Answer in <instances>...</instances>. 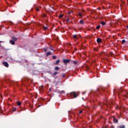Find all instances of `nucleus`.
Listing matches in <instances>:
<instances>
[{
	"label": "nucleus",
	"mask_w": 128,
	"mask_h": 128,
	"mask_svg": "<svg viewBox=\"0 0 128 128\" xmlns=\"http://www.w3.org/2000/svg\"><path fill=\"white\" fill-rule=\"evenodd\" d=\"M100 90H104L102 88L97 89V90L96 91L94 94L96 96H98L100 94Z\"/></svg>",
	"instance_id": "nucleus-1"
},
{
	"label": "nucleus",
	"mask_w": 128,
	"mask_h": 128,
	"mask_svg": "<svg viewBox=\"0 0 128 128\" xmlns=\"http://www.w3.org/2000/svg\"><path fill=\"white\" fill-rule=\"evenodd\" d=\"M71 96H74V98H76V96H78V94L76 93V92H72L70 93Z\"/></svg>",
	"instance_id": "nucleus-2"
},
{
	"label": "nucleus",
	"mask_w": 128,
	"mask_h": 128,
	"mask_svg": "<svg viewBox=\"0 0 128 128\" xmlns=\"http://www.w3.org/2000/svg\"><path fill=\"white\" fill-rule=\"evenodd\" d=\"M63 62L64 64H70V59H64Z\"/></svg>",
	"instance_id": "nucleus-3"
},
{
	"label": "nucleus",
	"mask_w": 128,
	"mask_h": 128,
	"mask_svg": "<svg viewBox=\"0 0 128 128\" xmlns=\"http://www.w3.org/2000/svg\"><path fill=\"white\" fill-rule=\"evenodd\" d=\"M2 64H4V66H6V68H8V62H2Z\"/></svg>",
	"instance_id": "nucleus-4"
},
{
	"label": "nucleus",
	"mask_w": 128,
	"mask_h": 128,
	"mask_svg": "<svg viewBox=\"0 0 128 128\" xmlns=\"http://www.w3.org/2000/svg\"><path fill=\"white\" fill-rule=\"evenodd\" d=\"M96 42L98 44H101L102 43V38H98L96 40Z\"/></svg>",
	"instance_id": "nucleus-5"
},
{
	"label": "nucleus",
	"mask_w": 128,
	"mask_h": 128,
	"mask_svg": "<svg viewBox=\"0 0 128 128\" xmlns=\"http://www.w3.org/2000/svg\"><path fill=\"white\" fill-rule=\"evenodd\" d=\"M10 42L11 44L13 45L14 44H16V42H14V41L12 40H10Z\"/></svg>",
	"instance_id": "nucleus-6"
},
{
	"label": "nucleus",
	"mask_w": 128,
	"mask_h": 128,
	"mask_svg": "<svg viewBox=\"0 0 128 128\" xmlns=\"http://www.w3.org/2000/svg\"><path fill=\"white\" fill-rule=\"evenodd\" d=\"M60 60H56V62L54 63V64H55L56 66H58V64H60Z\"/></svg>",
	"instance_id": "nucleus-7"
},
{
	"label": "nucleus",
	"mask_w": 128,
	"mask_h": 128,
	"mask_svg": "<svg viewBox=\"0 0 128 128\" xmlns=\"http://www.w3.org/2000/svg\"><path fill=\"white\" fill-rule=\"evenodd\" d=\"M113 122H114L116 123L118 122V119L116 118H113Z\"/></svg>",
	"instance_id": "nucleus-8"
},
{
	"label": "nucleus",
	"mask_w": 128,
	"mask_h": 128,
	"mask_svg": "<svg viewBox=\"0 0 128 128\" xmlns=\"http://www.w3.org/2000/svg\"><path fill=\"white\" fill-rule=\"evenodd\" d=\"M123 98H128V92H127L126 94H125Z\"/></svg>",
	"instance_id": "nucleus-9"
},
{
	"label": "nucleus",
	"mask_w": 128,
	"mask_h": 128,
	"mask_svg": "<svg viewBox=\"0 0 128 128\" xmlns=\"http://www.w3.org/2000/svg\"><path fill=\"white\" fill-rule=\"evenodd\" d=\"M12 40L14 42H16L18 40V38L14 37H12Z\"/></svg>",
	"instance_id": "nucleus-10"
},
{
	"label": "nucleus",
	"mask_w": 128,
	"mask_h": 128,
	"mask_svg": "<svg viewBox=\"0 0 128 128\" xmlns=\"http://www.w3.org/2000/svg\"><path fill=\"white\" fill-rule=\"evenodd\" d=\"M17 105L20 106H22V102H17Z\"/></svg>",
	"instance_id": "nucleus-11"
},
{
	"label": "nucleus",
	"mask_w": 128,
	"mask_h": 128,
	"mask_svg": "<svg viewBox=\"0 0 128 128\" xmlns=\"http://www.w3.org/2000/svg\"><path fill=\"white\" fill-rule=\"evenodd\" d=\"M50 54H52V53L50 52H48L46 53V56H50Z\"/></svg>",
	"instance_id": "nucleus-12"
},
{
	"label": "nucleus",
	"mask_w": 128,
	"mask_h": 128,
	"mask_svg": "<svg viewBox=\"0 0 128 128\" xmlns=\"http://www.w3.org/2000/svg\"><path fill=\"white\" fill-rule=\"evenodd\" d=\"M80 24H84V20H80Z\"/></svg>",
	"instance_id": "nucleus-13"
},
{
	"label": "nucleus",
	"mask_w": 128,
	"mask_h": 128,
	"mask_svg": "<svg viewBox=\"0 0 128 128\" xmlns=\"http://www.w3.org/2000/svg\"><path fill=\"white\" fill-rule=\"evenodd\" d=\"M54 70H60V67L56 66L54 68Z\"/></svg>",
	"instance_id": "nucleus-14"
},
{
	"label": "nucleus",
	"mask_w": 128,
	"mask_h": 128,
	"mask_svg": "<svg viewBox=\"0 0 128 128\" xmlns=\"http://www.w3.org/2000/svg\"><path fill=\"white\" fill-rule=\"evenodd\" d=\"M73 38H78V36L76 34L73 35Z\"/></svg>",
	"instance_id": "nucleus-15"
},
{
	"label": "nucleus",
	"mask_w": 128,
	"mask_h": 128,
	"mask_svg": "<svg viewBox=\"0 0 128 128\" xmlns=\"http://www.w3.org/2000/svg\"><path fill=\"white\" fill-rule=\"evenodd\" d=\"M58 72H55L53 73L54 76H56V74H58Z\"/></svg>",
	"instance_id": "nucleus-16"
},
{
	"label": "nucleus",
	"mask_w": 128,
	"mask_h": 128,
	"mask_svg": "<svg viewBox=\"0 0 128 128\" xmlns=\"http://www.w3.org/2000/svg\"><path fill=\"white\" fill-rule=\"evenodd\" d=\"M78 16H79L80 18H82V14L80 12L78 13Z\"/></svg>",
	"instance_id": "nucleus-17"
},
{
	"label": "nucleus",
	"mask_w": 128,
	"mask_h": 128,
	"mask_svg": "<svg viewBox=\"0 0 128 128\" xmlns=\"http://www.w3.org/2000/svg\"><path fill=\"white\" fill-rule=\"evenodd\" d=\"M101 24H102V26H106V22H101Z\"/></svg>",
	"instance_id": "nucleus-18"
},
{
	"label": "nucleus",
	"mask_w": 128,
	"mask_h": 128,
	"mask_svg": "<svg viewBox=\"0 0 128 128\" xmlns=\"http://www.w3.org/2000/svg\"><path fill=\"white\" fill-rule=\"evenodd\" d=\"M12 110L13 112H16V108L13 107Z\"/></svg>",
	"instance_id": "nucleus-19"
},
{
	"label": "nucleus",
	"mask_w": 128,
	"mask_h": 128,
	"mask_svg": "<svg viewBox=\"0 0 128 128\" xmlns=\"http://www.w3.org/2000/svg\"><path fill=\"white\" fill-rule=\"evenodd\" d=\"M124 125H120L119 128H125Z\"/></svg>",
	"instance_id": "nucleus-20"
},
{
	"label": "nucleus",
	"mask_w": 128,
	"mask_h": 128,
	"mask_svg": "<svg viewBox=\"0 0 128 128\" xmlns=\"http://www.w3.org/2000/svg\"><path fill=\"white\" fill-rule=\"evenodd\" d=\"M96 30H100V26H98L96 27Z\"/></svg>",
	"instance_id": "nucleus-21"
},
{
	"label": "nucleus",
	"mask_w": 128,
	"mask_h": 128,
	"mask_svg": "<svg viewBox=\"0 0 128 128\" xmlns=\"http://www.w3.org/2000/svg\"><path fill=\"white\" fill-rule=\"evenodd\" d=\"M63 16H64V14H62L60 15L59 16H58V18H62Z\"/></svg>",
	"instance_id": "nucleus-22"
},
{
	"label": "nucleus",
	"mask_w": 128,
	"mask_h": 128,
	"mask_svg": "<svg viewBox=\"0 0 128 128\" xmlns=\"http://www.w3.org/2000/svg\"><path fill=\"white\" fill-rule=\"evenodd\" d=\"M35 10H36V12H40V9L38 8H36Z\"/></svg>",
	"instance_id": "nucleus-23"
},
{
	"label": "nucleus",
	"mask_w": 128,
	"mask_h": 128,
	"mask_svg": "<svg viewBox=\"0 0 128 128\" xmlns=\"http://www.w3.org/2000/svg\"><path fill=\"white\" fill-rule=\"evenodd\" d=\"M124 42H126V40H122V44H124Z\"/></svg>",
	"instance_id": "nucleus-24"
},
{
	"label": "nucleus",
	"mask_w": 128,
	"mask_h": 128,
	"mask_svg": "<svg viewBox=\"0 0 128 128\" xmlns=\"http://www.w3.org/2000/svg\"><path fill=\"white\" fill-rule=\"evenodd\" d=\"M52 58H53V60H56V56H52Z\"/></svg>",
	"instance_id": "nucleus-25"
},
{
	"label": "nucleus",
	"mask_w": 128,
	"mask_h": 128,
	"mask_svg": "<svg viewBox=\"0 0 128 128\" xmlns=\"http://www.w3.org/2000/svg\"><path fill=\"white\" fill-rule=\"evenodd\" d=\"M73 63L74 64H78V62L76 61H74Z\"/></svg>",
	"instance_id": "nucleus-26"
},
{
	"label": "nucleus",
	"mask_w": 128,
	"mask_h": 128,
	"mask_svg": "<svg viewBox=\"0 0 128 128\" xmlns=\"http://www.w3.org/2000/svg\"><path fill=\"white\" fill-rule=\"evenodd\" d=\"M44 51L45 52H48V49H46V48H44Z\"/></svg>",
	"instance_id": "nucleus-27"
},
{
	"label": "nucleus",
	"mask_w": 128,
	"mask_h": 128,
	"mask_svg": "<svg viewBox=\"0 0 128 128\" xmlns=\"http://www.w3.org/2000/svg\"><path fill=\"white\" fill-rule=\"evenodd\" d=\"M42 16L43 18H46V14H44Z\"/></svg>",
	"instance_id": "nucleus-28"
},
{
	"label": "nucleus",
	"mask_w": 128,
	"mask_h": 128,
	"mask_svg": "<svg viewBox=\"0 0 128 128\" xmlns=\"http://www.w3.org/2000/svg\"><path fill=\"white\" fill-rule=\"evenodd\" d=\"M94 50H95V52H98V48H94Z\"/></svg>",
	"instance_id": "nucleus-29"
},
{
	"label": "nucleus",
	"mask_w": 128,
	"mask_h": 128,
	"mask_svg": "<svg viewBox=\"0 0 128 128\" xmlns=\"http://www.w3.org/2000/svg\"><path fill=\"white\" fill-rule=\"evenodd\" d=\"M66 22H70V18H67V20H66Z\"/></svg>",
	"instance_id": "nucleus-30"
},
{
	"label": "nucleus",
	"mask_w": 128,
	"mask_h": 128,
	"mask_svg": "<svg viewBox=\"0 0 128 128\" xmlns=\"http://www.w3.org/2000/svg\"><path fill=\"white\" fill-rule=\"evenodd\" d=\"M44 30H48V27H44Z\"/></svg>",
	"instance_id": "nucleus-31"
},
{
	"label": "nucleus",
	"mask_w": 128,
	"mask_h": 128,
	"mask_svg": "<svg viewBox=\"0 0 128 128\" xmlns=\"http://www.w3.org/2000/svg\"><path fill=\"white\" fill-rule=\"evenodd\" d=\"M62 78H65L66 77V74H62Z\"/></svg>",
	"instance_id": "nucleus-32"
},
{
	"label": "nucleus",
	"mask_w": 128,
	"mask_h": 128,
	"mask_svg": "<svg viewBox=\"0 0 128 128\" xmlns=\"http://www.w3.org/2000/svg\"><path fill=\"white\" fill-rule=\"evenodd\" d=\"M60 92V94H62V92H64V90L60 91V92Z\"/></svg>",
	"instance_id": "nucleus-33"
},
{
	"label": "nucleus",
	"mask_w": 128,
	"mask_h": 128,
	"mask_svg": "<svg viewBox=\"0 0 128 128\" xmlns=\"http://www.w3.org/2000/svg\"><path fill=\"white\" fill-rule=\"evenodd\" d=\"M82 110H80V111L79 112L80 114H82Z\"/></svg>",
	"instance_id": "nucleus-34"
},
{
	"label": "nucleus",
	"mask_w": 128,
	"mask_h": 128,
	"mask_svg": "<svg viewBox=\"0 0 128 128\" xmlns=\"http://www.w3.org/2000/svg\"><path fill=\"white\" fill-rule=\"evenodd\" d=\"M50 50H54V49H52V47L50 48Z\"/></svg>",
	"instance_id": "nucleus-35"
},
{
	"label": "nucleus",
	"mask_w": 128,
	"mask_h": 128,
	"mask_svg": "<svg viewBox=\"0 0 128 128\" xmlns=\"http://www.w3.org/2000/svg\"><path fill=\"white\" fill-rule=\"evenodd\" d=\"M26 80H27V82H28V80L29 78H26Z\"/></svg>",
	"instance_id": "nucleus-36"
},
{
	"label": "nucleus",
	"mask_w": 128,
	"mask_h": 128,
	"mask_svg": "<svg viewBox=\"0 0 128 128\" xmlns=\"http://www.w3.org/2000/svg\"><path fill=\"white\" fill-rule=\"evenodd\" d=\"M110 128H114V127L113 126H111Z\"/></svg>",
	"instance_id": "nucleus-37"
},
{
	"label": "nucleus",
	"mask_w": 128,
	"mask_h": 128,
	"mask_svg": "<svg viewBox=\"0 0 128 128\" xmlns=\"http://www.w3.org/2000/svg\"><path fill=\"white\" fill-rule=\"evenodd\" d=\"M2 42V41H0V44Z\"/></svg>",
	"instance_id": "nucleus-38"
},
{
	"label": "nucleus",
	"mask_w": 128,
	"mask_h": 128,
	"mask_svg": "<svg viewBox=\"0 0 128 128\" xmlns=\"http://www.w3.org/2000/svg\"><path fill=\"white\" fill-rule=\"evenodd\" d=\"M86 94V92H83V93H82V94Z\"/></svg>",
	"instance_id": "nucleus-39"
},
{
	"label": "nucleus",
	"mask_w": 128,
	"mask_h": 128,
	"mask_svg": "<svg viewBox=\"0 0 128 128\" xmlns=\"http://www.w3.org/2000/svg\"><path fill=\"white\" fill-rule=\"evenodd\" d=\"M110 105L111 106L112 105V103H110Z\"/></svg>",
	"instance_id": "nucleus-40"
},
{
	"label": "nucleus",
	"mask_w": 128,
	"mask_h": 128,
	"mask_svg": "<svg viewBox=\"0 0 128 128\" xmlns=\"http://www.w3.org/2000/svg\"><path fill=\"white\" fill-rule=\"evenodd\" d=\"M68 14H70V12Z\"/></svg>",
	"instance_id": "nucleus-41"
},
{
	"label": "nucleus",
	"mask_w": 128,
	"mask_h": 128,
	"mask_svg": "<svg viewBox=\"0 0 128 128\" xmlns=\"http://www.w3.org/2000/svg\"><path fill=\"white\" fill-rule=\"evenodd\" d=\"M82 100H84V98L83 97L82 98Z\"/></svg>",
	"instance_id": "nucleus-42"
},
{
	"label": "nucleus",
	"mask_w": 128,
	"mask_h": 128,
	"mask_svg": "<svg viewBox=\"0 0 128 128\" xmlns=\"http://www.w3.org/2000/svg\"><path fill=\"white\" fill-rule=\"evenodd\" d=\"M128 28V26H127V27H126Z\"/></svg>",
	"instance_id": "nucleus-43"
},
{
	"label": "nucleus",
	"mask_w": 128,
	"mask_h": 128,
	"mask_svg": "<svg viewBox=\"0 0 128 128\" xmlns=\"http://www.w3.org/2000/svg\"><path fill=\"white\" fill-rule=\"evenodd\" d=\"M42 88H44V86H42Z\"/></svg>",
	"instance_id": "nucleus-44"
},
{
	"label": "nucleus",
	"mask_w": 128,
	"mask_h": 128,
	"mask_svg": "<svg viewBox=\"0 0 128 128\" xmlns=\"http://www.w3.org/2000/svg\"><path fill=\"white\" fill-rule=\"evenodd\" d=\"M20 112V111H19Z\"/></svg>",
	"instance_id": "nucleus-45"
}]
</instances>
